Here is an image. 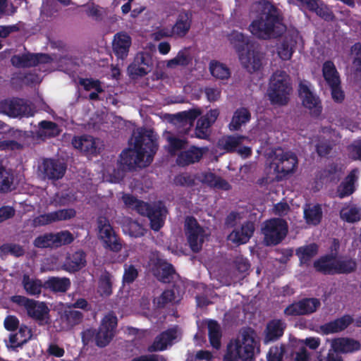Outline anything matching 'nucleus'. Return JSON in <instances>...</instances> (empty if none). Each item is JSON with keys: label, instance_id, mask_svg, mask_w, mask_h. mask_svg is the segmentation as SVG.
<instances>
[{"label": "nucleus", "instance_id": "obj_1", "mask_svg": "<svg viewBox=\"0 0 361 361\" xmlns=\"http://www.w3.org/2000/svg\"><path fill=\"white\" fill-rule=\"evenodd\" d=\"M157 137L150 129L142 128L135 138L134 147L122 151L118 161L123 171H130L138 168H145L153 161L158 150Z\"/></svg>", "mask_w": 361, "mask_h": 361}, {"label": "nucleus", "instance_id": "obj_2", "mask_svg": "<svg viewBox=\"0 0 361 361\" xmlns=\"http://www.w3.org/2000/svg\"><path fill=\"white\" fill-rule=\"evenodd\" d=\"M259 4L263 13L252 21L249 30L260 39L267 40L281 37L286 30L281 10L267 0L259 1Z\"/></svg>", "mask_w": 361, "mask_h": 361}, {"label": "nucleus", "instance_id": "obj_3", "mask_svg": "<svg viewBox=\"0 0 361 361\" xmlns=\"http://www.w3.org/2000/svg\"><path fill=\"white\" fill-rule=\"evenodd\" d=\"M357 267L355 259L346 257L336 259L334 253L324 255L313 263L315 271L324 275L350 274L356 271Z\"/></svg>", "mask_w": 361, "mask_h": 361}, {"label": "nucleus", "instance_id": "obj_4", "mask_svg": "<svg viewBox=\"0 0 361 361\" xmlns=\"http://www.w3.org/2000/svg\"><path fill=\"white\" fill-rule=\"evenodd\" d=\"M230 41L238 54L243 66L250 73L260 70L262 66L263 55L255 49H247L244 52L245 47L248 44V39L244 34L233 31L230 36Z\"/></svg>", "mask_w": 361, "mask_h": 361}, {"label": "nucleus", "instance_id": "obj_5", "mask_svg": "<svg viewBox=\"0 0 361 361\" xmlns=\"http://www.w3.org/2000/svg\"><path fill=\"white\" fill-rule=\"evenodd\" d=\"M293 90L289 75L284 71H276L269 80L267 95L271 104L285 106L290 100Z\"/></svg>", "mask_w": 361, "mask_h": 361}, {"label": "nucleus", "instance_id": "obj_6", "mask_svg": "<svg viewBox=\"0 0 361 361\" xmlns=\"http://www.w3.org/2000/svg\"><path fill=\"white\" fill-rule=\"evenodd\" d=\"M298 160L295 153L281 149H276L271 157L270 164L276 173L278 180H282L288 174L293 173L298 166Z\"/></svg>", "mask_w": 361, "mask_h": 361}, {"label": "nucleus", "instance_id": "obj_7", "mask_svg": "<svg viewBox=\"0 0 361 361\" xmlns=\"http://www.w3.org/2000/svg\"><path fill=\"white\" fill-rule=\"evenodd\" d=\"M262 231L266 245H276L286 238L288 224L283 219L273 218L265 221Z\"/></svg>", "mask_w": 361, "mask_h": 361}, {"label": "nucleus", "instance_id": "obj_8", "mask_svg": "<svg viewBox=\"0 0 361 361\" xmlns=\"http://www.w3.org/2000/svg\"><path fill=\"white\" fill-rule=\"evenodd\" d=\"M98 236L103 242L104 247L113 252H118L122 249L121 239L115 233L109 219L106 216H99L97 220Z\"/></svg>", "mask_w": 361, "mask_h": 361}, {"label": "nucleus", "instance_id": "obj_9", "mask_svg": "<svg viewBox=\"0 0 361 361\" xmlns=\"http://www.w3.org/2000/svg\"><path fill=\"white\" fill-rule=\"evenodd\" d=\"M10 300L20 307H23L28 317L35 320L43 321L49 314V309L44 302H39L19 295L11 296Z\"/></svg>", "mask_w": 361, "mask_h": 361}, {"label": "nucleus", "instance_id": "obj_10", "mask_svg": "<svg viewBox=\"0 0 361 361\" xmlns=\"http://www.w3.org/2000/svg\"><path fill=\"white\" fill-rule=\"evenodd\" d=\"M298 95L302 106L308 110L310 116L316 119L320 118L323 106L319 97L307 84L302 82L298 86Z\"/></svg>", "mask_w": 361, "mask_h": 361}, {"label": "nucleus", "instance_id": "obj_11", "mask_svg": "<svg viewBox=\"0 0 361 361\" xmlns=\"http://www.w3.org/2000/svg\"><path fill=\"white\" fill-rule=\"evenodd\" d=\"M185 235L191 250L195 253L199 252L202 250L207 234L204 228L193 216H188L185 220Z\"/></svg>", "mask_w": 361, "mask_h": 361}, {"label": "nucleus", "instance_id": "obj_12", "mask_svg": "<svg viewBox=\"0 0 361 361\" xmlns=\"http://www.w3.org/2000/svg\"><path fill=\"white\" fill-rule=\"evenodd\" d=\"M321 306L317 298H302L288 305L283 310L288 317L308 316L316 312Z\"/></svg>", "mask_w": 361, "mask_h": 361}, {"label": "nucleus", "instance_id": "obj_13", "mask_svg": "<svg viewBox=\"0 0 361 361\" xmlns=\"http://www.w3.org/2000/svg\"><path fill=\"white\" fill-rule=\"evenodd\" d=\"M117 325L118 319L113 312L105 315L97 331L96 345L104 348L109 345L115 336Z\"/></svg>", "mask_w": 361, "mask_h": 361}, {"label": "nucleus", "instance_id": "obj_14", "mask_svg": "<svg viewBox=\"0 0 361 361\" xmlns=\"http://www.w3.org/2000/svg\"><path fill=\"white\" fill-rule=\"evenodd\" d=\"M30 108L23 99L14 97L0 101V113L12 118L29 116Z\"/></svg>", "mask_w": 361, "mask_h": 361}, {"label": "nucleus", "instance_id": "obj_15", "mask_svg": "<svg viewBox=\"0 0 361 361\" xmlns=\"http://www.w3.org/2000/svg\"><path fill=\"white\" fill-rule=\"evenodd\" d=\"M233 347L234 348L235 357H238L241 360H255V350L257 348V342L255 338L248 332H244L242 341H235Z\"/></svg>", "mask_w": 361, "mask_h": 361}, {"label": "nucleus", "instance_id": "obj_16", "mask_svg": "<svg viewBox=\"0 0 361 361\" xmlns=\"http://www.w3.org/2000/svg\"><path fill=\"white\" fill-rule=\"evenodd\" d=\"M51 59L47 54L25 53L21 55H13L11 59V64L16 68L35 67L40 63H47Z\"/></svg>", "mask_w": 361, "mask_h": 361}, {"label": "nucleus", "instance_id": "obj_17", "mask_svg": "<svg viewBox=\"0 0 361 361\" xmlns=\"http://www.w3.org/2000/svg\"><path fill=\"white\" fill-rule=\"evenodd\" d=\"M152 66L151 56L145 52H140L135 56L133 62L129 65L128 71L133 78L143 77L151 72Z\"/></svg>", "mask_w": 361, "mask_h": 361}, {"label": "nucleus", "instance_id": "obj_18", "mask_svg": "<svg viewBox=\"0 0 361 361\" xmlns=\"http://www.w3.org/2000/svg\"><path fill=\"white\" fill-rule=\"evenodd\" d=\"M42 173L49 180L61 179L66 171V164L56 159L47 158L42 161Z\"/></svg>", "mask_w": 361, "mask_h": 361}, {"label": "nucleus", "instance_id": "obj_19", "mask_svg": "<svg viewBox=\"0 0 361 361\" xmlns=\"http://www.w3.org/2000/svg\"><path fill=\"white\" fill-rule=\"evenodd\" d=\"M132 39L125 32H117L112 42V49L117 60L124 61L128 56Z\"/></svg>", "mask_w": 361, "mask_h": 361}, {"label": "nucleus", "instance_id": "obj_20", "mask_svg": "<svg viewBox=\"0 0 361 361\" xmlns=\"http://www.w3.org/2000/svg\"><path fill=\"white\" fill-rule=\"evenodd\" d=\"M72 145L87 156L97 155L99 153L96 140L91 135L75 136L72 140Z\"/></svg>", "mask_w": 361, "mask_h": 361}, {"label": "nucleus", "instance_id": "obj_21", "mask_svg": "<svg viewBox=\"0 0 361 361\" xmlns=\"http://www.w3.org/2000/svg\"><path fill=\"white\" fill-rule=\"evenodd\" d=\"M353 322L352 316L345 314L340 318L325 323L320 326V331L324 335L341 332L348 328Z\"/></svg>", "mask_w": 361, "mask_h": 361}, {"label": "nucleus", "instance_id": "obj_22", "mask_svg": "<svg viewBox=\"0 0 361 361\" xmlns=\"http://www.w3.org/2000/svg\"><path fill=\"white\" fill-rule=\"evenodd\" d=\"M86 265V254L80 250L73 254H69L63 264V269L68 272L75 273Z\"/></svg>", "mask_w": 361, "mask_h": 361}, {"label": "nucleus", "instance_id": "obj_23", "mask_svg": "<svg viewBox=\"0 0 361 361\" xmlns=\"http://www.w3.org/2000/svg\"><path fill=\"white\" fill-rule=\"evenodd\" d=\"M176 333L175 329H169L161 332L155 338L152 344L147 348V350L152 353L166 350L167 345L176 338Z\"/></svg>", "mask_w": 361, "mask_h": 361}, {"label": "nucleus", "instance_id": "obj_24", "mask_svg": "<svg viewBox=\"0 0 361 361\" xmlns=\"http://www.w3.org/2000/svg\"><path fill=\"white\" fill-rule=\"evenodd\" d=\"M286 323L281 319H272L266 326L264 342L266 343L279 340L284 333Z\"/></svg>", "mask_w": 361, "mask_h": 361}, {"label": "nucleus", "instance_id": "obj_25", "mask_svg": "<svg viewBox=\"0 0 361 361\" xmlns=\"http://www.w3.org/2000/svg\"><path fill=\"white\" fill-rule=\"evenodd\" d=\"M62 131L60 126L55 122L43 120L38 123L37 137L42 140L59 136Z\"/></svg>", "mask_w": 361, "mask_h": 361}, {"label": "nucleus", "instance_id": "obj_26", "mask_svg": "<svg viewBox=\"0 0 361 361\" xmlns=\"http://www.w3.org/2000/svg\"><path fill=\"white\" fill-rule=\"evenodd\" d=\"M176 270L173 266L164 260L158 261L154 270V275L161 283H169L173 281Z\"/></svg>", "mask_w": 361, "mask_h": 361}, {"label": "nucleus", "instance_id": "obj_27", "mask_svg": "<svg viewBox=\"0 0 361 361\" xmlns=\"http://www.w3.org/2000/svg\"><path fill=\"white\" fill-rule=\"evenodd\" d=\"M203 156L201 148L191 146L188 150L182 151L176 158V163L180 166H187L200 161Z\"/></svg>", "mask_w": 361, "mask_h": 361}, {"label": "nucleus", "instance_id": "obj_28", "mask_svg": "<svg viewBox=\"0 0 361 361\" xmlns=\"http://www.w3.org/2000/svg\"><path fill=\"white\" fill-rule=\"evenodd\" d=\"M361 345L357 340L350 338H336L331 341V348L341 354L351 353L360 349Z\"/></svg>", "mask_w": 361, "mask_h": 361}, {"label": "nucleus", "instance_id": "obj_29", "mask_svg": "<svg viewBox=\"0 0 361 361\" xmlns=\"http://www.w3.org/2000/svg\"><path fill=\"white\" fill-rule=\"evenodd\" d=\"M251 120V113L246 107L238 108L233 113L231 121L228 124L231 131H238L243 126Z\"/></svg>", "mask_w": 361, "mask_h": 361}, {"label": "nucleus", "instance_id": "obj_30", "mask_svg": "<svg viewBox=\"0 0 361 361\" xmlns=\"http://www.w3.org/2000/svg\"><path fill=\"white\" fill-rule=\"evenodd\" d=\"M357 179V177L355 171H351L337 187V196L343 199L351 195L356 190L355 182Z\"/></svg>", "mask_w": 361, "mask_h": 361}, {"label": "nucleus", "instance_id": "obj_31", "mask_svg": "<svg viewBox=\"0 0 361 361\" xmlns=\"http://www.w3.org/2000/svg\"><path fill=\"white\" fill-rule=\"evenodd\" d=\"M296 44L297 40L293 35H286L277 48V53L280 59L283 61L290 60L295 51Z\"/></svg>", "mask_w": 361, "mask_h": 361}, {"label": "nucleus", "instance_id": "obj_32", "mask_svg": "<svg viewBox=\"0 0 361 361\" xmlns=\"http://www.w3.org/2000/svg\"><path fill=\"white\" fill-rule=\"evenodd\" d=\"M254 231V224L250 221H247L241 226L240 229L233 231L231 233L230 237L235 243L245 244L252 236Z\"/></svg>", "mask_w": 361, "mask_h": 361}, {"label": "nucleus", "instance_id": "obj_33", "mask_svg": "<svg viewBox=\"0 0 361 361\" xmlns=\"http://www.w3.org/2000/svg\"><path fill=\"white\" fill-rule=\"evenodd\" d=\"M245 137L239 135H226L219 140L218 146L228 153L235 152Z\"/></svg>", "mask_w": 361, "mask_h": 361}, {"label": "nucleus", "instance_id": "obj_34", "mask_svg": "<svg viewBox=\"0 0 361 361\" xmlns=\"http://www.w3.org/2000/svg\"><path fill=\"white\" fill-rule=\"evenodd\" d=\"M71 282L67 277H49L44 283V288L54 293H65L71 287Z\"/></svg>", "mask_w": 361, "mask_h": 361}, {"label": "nucleus", "instance_id": "obj_35", "mask_svg": "<svg viewBox=\"0 0 361 361\" xmlns=\"http://www.w3.org/2000/svg\"><path fill=\"white\" fill-rule=\"evenodd\" d=\"M166 212L164 207L154 204L147 216L150 221V228L153 231H158L164 226Z\"/></svg>", "mask_w": 361, "mask_h": 361}, {"label": "nucleus", "instance_id": "obj_36", "mask_svg": "<svg viewBox=\"0 0 361 361\" xmlns=\"http://www.w3.org/2000/svg\"><path fill=\"white\" fill-rule=\"evenodd\" d=\"M191 26V18L188 13H184L178 15L177 20L171 27L173 35L183 37L188 32Z\"/></svg>", "mask_w": 361, "mask_h": 361}, {"label": "nucleus", "instance_id": "obj_37", "mask_svg": "<svg viewBox=\"0 0 361 361\" xmlns=\"http://www.w3.org/2000/svg\"><path fill=\"white\" fill-rule=\"evenodd\" d=\"M322 74L329 87L341 84L339 73L333 61L329 60L323 63Z\"/></svg>", "mask_w": 361, "mask_h": 361}, {"label": "nucleus", "instance_id": "obj_38", "mask_svg": "<svg viewBox=\"0 0 361 361\" xmlns=\"http://www.w3.org/2000/svg\"><path fill=\"white\" fill-rule=\"evenodd\" d=\"M322 74L329 87L341 84L339 73L333 61L329 60L323 63Z\"/></svg>", "mask_w": 361, "mask_h": 361}, {"label": "nucleus", "instance_id": "obj_39", "mask_svg": "<svg viewBox=\"0 0 361 361\" xmlns=\"http://www.w3.org/2000/svg\"><path fill=\"white\" fill-rule=\"evenodd\" d=\"M319 247L314 243H310L299 247L295 250V255L298 257L300 264H307L318 253Z\"/></svg>", "mask_w": 361, "mask_h": 361}, {"label": "nucleus", "instance_id": "obj_40", "mask_svg": "<svg viewBox=\"0 0 361 361\" xmlns=\"http://www.w3.org/2000/svg\"><path fill=\"white\" fill-rule=\"evenodd\" d=\"M322 209L319 204L308 205L304 209V219L307 224L317 226L322 219Z\"/></svg>", "mask_w": 361, "mask_h": 361}, {"label": "nucleus", "instance_id": "obj_41", "mask_svg": "<svg viewBox=\"0 0 361 361\" xmlns=\"http://www.w3.org/2000/svg\"><path fill=\"white\" fill-rule=\"evenodd\" d=\"M209 340L211 345L219 350L221 347V331L219 324L215 320H209L207 324Z\"/></svg>", "mask_w": 361, "mask_h": 361}, {"label": "nucleus", "instance_id": "obj_42", "mask_svg": "<svg viewBox=\"0 0 361 361\" xmlns=\"http://www.w3.org/2000/svg\"><path fill=\"white\" fill-rule=\"evenodd\" d=\"M22 285L26 293L30 295H39L44 287L41 280L32 279L27 274L23 276Z\"/></svg>", "mask_w": 361, "mask_h": 361}, {"label": "nucleus", "instance_id": "obj_43", "mask_svg": "<svg viewBox=\"0 0 361 361\" xmlns=\"http://www.w3.org/2000/svg\"><path fill=\"white\" fill-rule=\"evenodd\" d=\"M202 181L211 188L224 190H228L231 188L230 184L225 179L216 176L212 172L203 173Z\"/></svg>", "mask_w": 361, "mask_h": 361}, {"label": "nucleus", "instance_id": "obj_44", "mask_svg": "<svg viewBox=\"0 0 361 361\" xmlns=\"http://www.w3.org/2000/svg\"><path fill=\"white\" fill-rule=\"evenodd\" d=\"M307 8L310 11L315 13L318 16L325 20L329 21L334 18L333 13L320 0H313L312 3L309 2V6Z\"/></svg>", "mask_w": 361, "mask_h": 361}, {"label": "nucleus", "instance_id": "obj_45", "mask_svg": "<svg viewBox=\"0 0 361 361\" xmlns=\"http://www.w3.org/2000/svg\"><path fill=\"white\" fill-rule=\"evenodd\" d=\"M166 140L168 142V146L166 147V149L172 156L176 155L178 151L185 149L188 144V141L185 138H178L172 135L170 132L167 133Z\"/></svg>", "mask_w": 361, "mask_h": 361}, {"label": "nucleus", "instance_id": "obj_46", "mask_svg": "<svg viewBox=\"0 0 361 361\" xmlns=\"http://www.w3.org/2000/svg\"><path fill=\"white\" fill-rule=\"evenodd\" d=\"M13 182L12 171L0 164V192L6 193L11 191Z\"/></svg>", "mask_w": 361, "mask_h": 361}, {"label": "nucleus", "instance_id": "obj_47", "mask_svg": "<svg viewBox=\"0 0 361 361\" xmlns=\"http://www.w3.org/2000/svg\"><path fill=\"white\" fill-rule=\"evenodd\" d=\"M192 58L186 50H180L177 55L167 61L166 67L174 68L177 66L186 67L192 63Z\"/></svg>", "mask_w": 361, "mask_h": 361}, {"label": "nucleus", "instance_id": "obj_48", "mask_svg": "<svg viewBox=\"0 0 361 361\" xmlns=\"http://www.w3.org/2000/svg\"><path fill=\"white\" fill-rule=\"evenodd\" d=\"M340 217L348 223H355L361 219V209L357 206L350 208L343 207L340 211Z\"/></svg>", "mask_w": 361, "mask_h": 361}, {"label": "nucleus", "instance_id": "obj_49", "mask_svg": "<svg viewBox=\"0 0 361 361\" xmlns=\"http://www.w3.org/2000/svg\"><path fill=\"white\" fill-rule=\"evenodd\" d=\"M61 319L68 326L73 327L81 323L83 319V314L80 311L70 308L64 311Z\"/></svg>", "mask_w": 361, "mask_h": 361}, {"label": "nucleus", "instance_id": "obj_50", "mask_svg": "<svg viewBox=\"0 0 361 361\" xmlns=\"http://www.w3.org/2000/svg\"><path fill=\"white\" fill-rule=\"evenodd\" d=\"M113 276L107 271L103 272L99 279V289L102 295L109 296L112 293Z\"/></svg>", "mask_w": 361, "mask_h": 361}, {"label": "nucleus", "instance_id": "obj_51", "mask_svg": "<svg viewBox=\"0 0 361 361\" xmlns=\"http://www.w3.org/2000/svg\"><path fill=\"white\" fill-rule=\"evenodd\" d=\"M209 69L211 74L216 78L224 80L230 77L229 68L219 62H211Z\"/></svg>", "mask_w": 361, "mask_h": 361}, {"label": "nucleus", "instance_id": "obj_52", "mask_svg": "<svg viewBox=\"0 0 361 361\" xmlns=\"http://www.w3.org/2000/svg\"><path fill=\"white\" fill-rule=\"evenodd\" d=\"M33 245L37 248L55 247V240L53 233H47L37 236L33 241Z\"/></svg>", "mask_w": 361, "mask_h": 361}, {"label": "nucleus", "instance_id": "obj_53", "mask_svg": "<svg viewBox=\"0 0 361 361\" xmlns=\"http://www.w3.org/2000/svg\"><path fill=\"white\" fill-rule=\"evenodd\" d=\"M0 252L2 255H6L11 254L15 257H21L25 254L23 247L15 243H5L0 246Z\"/></svg>", "mask_w": 361, "mask_h": 361}, {"label": "nucleus", "instance_id": "obj_54", "mask_svg": "<svg viewBox=\"0 0 361 361\" xmlns=\"http://www.w3.org/2000/svg\"><path fill=\"white\" fill-rule=\"evenodd\" d=\"M55 240V247H59L63 245H69L73 240V234L68 231H63L54 233Z\"/></svg>", "mask_w": 361, "mask_h": 361}, {"label": "nucleus", "instance_id": "obj_55", "mask_svg": "<svg viewBox=\"0 0 361 361\" xmlns=\"http://www.w3.org/2000/svg\"><path fill=\"white\" fill-rule=\"evenodd\" d=\"M173 181L177 186L192 187L195 185V178L188 173H181L176 175Z\"/></svg>", "mask_w": 361, "mask_h": 361}, {"label": "nucleus", "instance_id": "obj_56", "mask_svg": "<svg viewBox=\"0 0 361 361\" xmlns=\"http://www.w3.org/2000/svg\"><path fill=\"white\" fill-rule=\"evenodd\" d=\"M79 83L86 91L94 89L97 92H104V90L101 86V82L99 80H94L92 78H80Z\"/></svg>", "mask_w": 361, "mask_h": 361}, {"label": "nucleus", "instance_id": "obj_57", "mask_svg": "<svg viewBox=\"0 0 361 361\" xmlns=\"http://www.w3.org/2000/svg\"><path fill=\"white\" fill-rule=\"evenodd\" d=\"M351 51L354 54L353 64L356 72L361 73V42H356L351 47Z\"/></svg>", "mask_w": 361, "mask_h": 361}, {"label": "nucleus", "instance_id": "obj_58", "mask_svg": "<svg viewBox=\"0 0 361 361\" xmlns=\"http://www.w3.org/2000/svg\"><path fill=\"white\" fill-rule=\"evenodd\" d=\"M18 329V331L16 334L18 335L20 339V343H18V345H24L32 338V330L23 324H21Z\"/></svg>", "mask_w": 361, "mask_h": 361}, {"label": "nucleus", "instance_id": "obj_59", "mask_svg": "<svg viewBox=\"0 0 361 361\" xmlns=\"http://www.w3.org/2000/svg\"><path fill=\"white\" fill-rule=\"evenodd\" d=\"M56 221H65L73 219L76 215L74 209H63L53 212Z\"/></svg>", "mask_w": 361, "mask_h": 361}, {"label": "nucleus", "instance_id": "obj_60", "mask_svg": "<svg viewBox=\"0 0 361 361\" xmlns=\"http://www.w3.org/2000/svg\"><path fill=\"white\" fill-rule=\"evenodd\" d=\"M315 147L317 154L321 157L327 156L329 154H330L332 149V147L329 141L327 140H319V142L316 144Z\"/></svg>", "mask_w": 361, "mask_h": 361}, {"label": "nucleus", "instance_id": "obj_61", "mask_svg": "<svg viewBox=\"0 0 361 361\" xmlns=\"http://www.w3.org/2000/svg\"><path fill=\"white\" fill-rule=\"evenodd\" d=\"M138 271L133 265H129L125 269L124 274L123 276V282L124 283L130 284L137 277Z\"/></svg>", "mask_w": 361, "mask_h": 361}, {"label": "nucleus", "instance_id": "obj_62", "mask_svg": "<svg viewBox=\"0 0 361 361\" xmlns=\"http://www.w3.org/2000/svg\"><path fill=\"white\" fill-rule=\"evenodd\" d=\"M351 159L361 160V139L353 141L348 147Z\"/></svg>", "mask_w": 361, "mask_h": 361}, {"label": "nucleus", "instance_id": "obj_63", "mask_svg": "<svg viewBox=\"0 0 361 361\" xmlns=\"http://www.w3.org/2000/svg\"><path fill=\"white\" fill-rule=\"evenodd\" d=\"M341 353L335 350V348H331L329 350L327 355H323L319 354L318 356L319 361H343Z\"/></svg>", "mask_w": 361, "mask_h": 361}, {"label": "nucleus", "instance_id": "obj_64", "mask_svg": "<svg viewBox=\"0 0 361 361\" xmlns=\"http://www.w3.org/2000/svg\"><path fill=\"white\" fill-rule=\"evenodd\" d=\"M284 350L282 347H271L267 353V361H282Z\"/></svg>", "mask_w": 361, "mask_h": 361}]
</instances>
